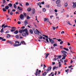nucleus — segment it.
Wrapping results in <instances>:
<instances>
[{"label": "nucleus", "instance_id": "f257e3e1", "mask_svg": "<svg viewBox=\"0 0 76 76\" xmlns=\"http://www.w3.org/2000/svg\"><path fill=\"white\" fill-rule=\"evenodd\" d=\"M41 72V70H38V69H37L36 72V73L35 74L36 76H37V75H39L40 74V73Z\"/></svg>", "mask_w": 76, "mask_h": 76}, {"label": "nucleus", "instance_id": "f03ea898", "mask_svg": "<svg viewBox=\"0 0 76 76\" xmlns=\"http://www.w3.org/2000/svg\"><path fill=\"white\" fill-rule=\"evenodd\" d=\"M61 3V1L60 0H57L56 1V4H57V7H59V5H60V3Z\"/></svg>", "mask_w": 76, "mask_h": 76}, {"label": "nucleus", "instance_id": "7ed1b4c3", "mask_svg": "<svg viewBox=\"0 0 76 76\" xmlns=\"http://www.w3.org/2000/svg\"><path fill=\"white\" fill-rule=\"evenodd\" d=\"M23 32H26V33L27 35H29V33H28V29L27 28H26L25 29H23Z\"/></svg>", "mask_w": 76, "mask_h": 76}, {"label": "nucleus", "instance_id": "20e7f679", "mask_svg": "<svg viewBox=\"0 0 76 76\" xmlns=\"http://www.w3.org/2000/svg\"><path fill=\"white\" fill-rule=\"evenodd\" d=\"M49 41L50 42H51V44H54V40H52L51 39L49 38Z\"/></svg>", "mask_w": 76, "mask_h": 76}, {"label": "nucleus", "instance_id": "39448f33", "mask_svg": "<svg viewBox=\"0 0 76 76\" xmlns=\"http://www.w3.org/2000/svg\"><path fill=\"white\" fill-rule=\"evenodd\" d=\"M39 31L37 29L36 31H34V34H37V35H39Z\"/></svg>", "mask_w": 76, "mask_h": 76}, {"label": "nucleus", "instance_id": "423d86ee", "mask_svg": "<svg viewBox=\"0 0 76 76\" xmlns=\"http://www.w3.org/2000/svg\"><path fill=\"white\" fill-rule=\"evenodd\" d=\"M20 17L21 19V20H23V19L24 16L23 14H21L20 15Z\"/></svg>", "mask_w": 76, "mask_h": 76}, {"label": "nucleus", "instance_id": "0eeeda50", "mask_svg": "<svg viewBox=\"0 0 76 76\" xmlns=\"http://www.w3.org/2000/svg\"><path fill=\"white\" fill-rule=\"evenodd\" d=\"M73 5L72 6V7L73 8H75L76 7V2H73Z\"/></svg>", "mask_w": 76, "mask_h": 76}, {"label": "nucleus", "instance_id": "6e6552de", "mask_svg": "<svg viewBox=\"0 0 76 76\" xmlns=\"http://www.w3.org/2000/svg\"><path fill=\"white\" fill-rule=\"evenodd\" d=\"M62 56L63 57L62 58V60H63H63H64V59H65V58H66V57H67V55L66 54L63 55H62Z\"/></svg>", "mask_w": 76, "mask_h": 76}, {"label": "nucleus", "instance_id": "1a4fd4ad", "mask_svg": "<svg viewBox=\"0 0 76 76\" xmlns=\"http://www.w3.org/2000/svg\"><path fill=\"white\" fill-rule=\"evenodd\" d=\"M8 26L7 25H5V24H3L2 25L1 28H6V27H7Z\"/></svg>", "mask_w": 76, "mask_h": 76}, {"label": "nucleus", "instance_id": "9d476101", "mask_svg": "<svg viewBox=\"0 0 76 76\" xmlns=\"http://www.w3.org/2000/svg\"><path fill=\"white\" fill-rule=\"evenodd\" d=\"M44 21L45 22L46 21H47L48 22H49V20L47 18H44Z\"/></svg>", "mask_w": 76, "mask_h": 76}, {"label": "nucleus", "instance_id": "9b49d317", "mask_svg": "<svg viewBox=\"0 0 76 76\" xmlns=\"http://www.w3.org/2000/svg\"><path fill=\"white\" fill-rule=\"evenodd\" d=\"M61 53L64 54V55L65 54H67V52L65 50H62L61 51Z\"/></svg>", "mask_w": 76, "mask_h": 76}, {"label": "nucleus", "instance_id": "f8f14e48", "mask_svg": "<svg viewBox=\"0 0 76 76\" xmlns=\"http://www.w3.org/2000/svg\"><path fill=\"white\" fill-rule=\"evenodd\" d=\"M69 49L70 50V51L71 52V53H75L72 51V47H69Z\"/></svg>", "mask_w": 76, "mask_h": 76}, {"label": "nucleus", "instance_id": "ddd939ff", "mask_svg": "<svg viewBox=\"0 0 76 76\" xmlns=\"http://www.w3.org/2000/svg\"><path fill=\"white\" fill-rule=\"evenodd\" d=\"M21 43L22 44H23V45H26V43H25V42L24 41H21Z\"/></svg>", "mask_w": 76, "mask_h": 76}, {"label": "nucleus", "instance_id": "4468645a", "mask_svg": "<svg viewBox=\"0 0 76 76\" xmlns=\"http://www.w3.org/2000/svg\"><path fill=\"white\" fill-rule=\"evenodd\" d=\"M18 32H19V31H18L17 30V31H15L14 32V33L15 34H18Z\"/></svg>", "mask_w": 76, "mask_h": 76}, {"label": "nucleus", "instance_id": "2eb2a0df", "mask_svg": "<svg viewBox=\"0 0 76 76\" xmlns=\"http://www.w3.org/2000/svg\"><path fill=\"white\" fill-rule=\"evenodd\" d=\"M24 23L25 24H26V25H27L28 24V20H25L24 21Z\"/></svg>", "mask_w": 76, "mask_h": 76}, {"label": "nucleus", "instance_id": "dca6fc26", "mask_svg": "<svg viewBox=\"0 0 76 76\" xmlns=\"http://www.w3.org/2000/svg\"><path fill=\"white\" fill-rule=\"evenodd\" d=\"M7 38H10V35L9 34H7Z\"/></svg>", "mask_w": 76, "mask_h": 76}, {"label": "nucleus", "instance_id": "f3484780", "mask_svg": "<svg viewBox=\"0 0 76 76\" xmlns=\"http://www.w3.org/2000/svg\"><path fill=\"white\" fill-rule=\"evenodd\" d=\"M22 35L23 36V37H26V33H22Z\"/></svg>", "mask_w": 76, "mask_h": 76}, {"label": "nucleus", "instance_id": "a211bd4d", "mask_svg": "<svg viewBox=\"0 0 76 76\" xmlns=\"http://www.w3.org/2000/svg\"><path fill=\"white\" fill-rule=\"evenodd\" d=\"M18 9H19L20 10H22V8L20 7H18Z\"/></svg>", "mask_w": 76, "mask_h": 76}, {"label": "nucleus", "instance_id": "6ab92c4d", "mask_svg": "<svg viewBox=\"0 0 76 76\" xmlns=\"http://www.w3.org/2000/svg\"><path fill=\"white\" fill-rule=\"evenodd\" d=\"M5 9H6V10H8L9 8V6H7L5 7Z\"/></svg>", "mask_w": 76, "mask_h": 76}, {"label": "nucleus", "instance_id": "aec40b11", "mask_svg": "<svg viewBox=\"0 0 76 76\" xmlns=\"http://www.w3.org/2000/svg\"><path fill=\"white\" fill-rule=\"evenodd\" d=\"M27 10L28 12H30V11H31V8L30 7L28 8L27 9Z\"/></svg>", "mask_w": 76, "mask_h": 76}, {"label": "nucleus", "instance_id": "412c9836", "mask_svg": "<svg viewBox=\"0 0 76 76\" xmlns=\"http://www.w3.org/2000/svg\"><path fill=\"white\" fill-rule=\"evenodd\" d=\"M37 4L38 6H39L41 5V2H39L37 3Z\"/></svg>", "mask_w": 76, "mask_h": 76}, {"label": "nucleus", "instance_id": "4be33fe9", "mask_svg": "<svg viewBox=\"0 0 76 76\" xmlns=\"http://www.w3.org/2000/svg\"><path fill=\"white\" fill-rule=\"evenodd\" d=\"M8 6H9L10 7H12V3H10L8 4Z\"/></svg>", "mask_w": 76, "mask_h": 76}, {"label": "nucleus", "instance_id": "5701e85b", "mask_svg": "<svg viewBox=\"0 0 76 76\" xmlns=\"http://www.w3.org/2000/svg\"><path fill=\"white\" fill-rule=\"evenodd\" d=\"M49 54H50L47 53L46 55V56H45V58H47V57H48V55H49Z\"/></svg>", "mask_w": 76, "mask_h": 76}, {"label": "nucleus", "instance_id": "b1692460", "mask_svg": "<svg viewBox=\"0 0 76 76\" xmlns=\"http://www.w3.org/2000/svg\"><path fill=\"white\" fill-rule=\"evenodd\" d=\"M19 32L20 33H22V32H23V30L20 29L19 30Z\"/></svg>", "mask_w": 76, "mask_h": 76}, {"label": "nucleus", "instance_id": "393cba45", "mask_svg": "<svg viewBox=\"0 0 76 76\" xmlns=\"http://www.w3.org/2000/svg\"><path fill=\"white\" fill-rule=\"evenodd\" d=\"M42 75L43 76H45L46 75H47V73H46V72H45L43 73Z\"/></svg>", "mask_w": 76, "mask_h": 76}, {"label": "nucleus", "instance_id": "a878e982", "mask_svg": "<svg viewBox=\"0 0 76 76\" xmlns=\"http://www.w3.org/2000/svg\"><path fill=\"white\" fill-rule=\"evenodd\" d=\"M14 7L15 9H16V8H17V6H16V4H14Z\"/></svg>", "mask_w": 76, "mask_h": 76}, {"label": "nucleus", "instance_id": "bb28decb", "mask_svg": "<svg viewBox=\"0 0 76 76\" xmlns=\"http://www.w3.org/2000/svg\"><path fill=\"white\" fill-rule=\"evenodd\" d=\"M13 46L14 47H18V46H19V45H18V44H15V45H13Z\"/></svg>", "mask_w": 76, "mask_h": 76}, {"label": "nucleus", "instance_id": "cd10ccee", "mask_svg": "<svg viewBox=\"0 0 76 76\" xmlns=\"http://www.w3.org/2000/svg\"><path fill=\"white\" fill-rule=\"evenodd\" d=\"M52 69V67H51V66H50L49 67H48V70H49V71L51 70V69Z\"/></svg>", "mask_w": 76, "mask_h": 76}, {"label": "nucleus", "instance_id": "c85d7f7f", "mask_svg": "<svg viewBox=\"0 0 76 76\" xmlns=\"http://www.w3.org/2000/svg\"><path fill=\"white\" fill-rule=\"evenodd\" d=\"M35 9H33V10L32 13H33V14H34V13H35Z\"/></svg>", "mask_w": 76, "mask_h": 76}, {"label": "nucleus", "instance_id": "c756f323", "mask_svg": "<svg viewBox=\"0 0 76 76\" xmlns=\"http://www.w3.org/2000/svg\"><path fill=\"white\" fill-rule=\"evenodd\" d=\"M15 37H16V38H17V39H18V38H19V36L18 35H17L15 36Z\"/></svg>", "mask_w": 76, "mask_h": 76}, {"label": "nucleus", "instance_id": "7c9ffc66", "mask_svg": "<svg viewBox=\"0 0 76 76\" xmlns=\"http://www.w3.org/2000/svg\"><path fill=\"white\" fill-rule=\"evenodd\" d=\"M46 7L47 8H50V5L48 4H47L46 5Z\"/></svg>", "mask_w": 76, "mask_h": 76}, {"label": "nucleus", "instance_id": "2f4dec72", "mask_svg": "<svg viewBox=\"0 0 76 76\" xmlns=\"http://www.w3.org/2000/svg\"><path fill=\"white\" fill-rule=\"evenodd\" d=\"M67 22V23H68V24H69V25H72V24H71L70 23V22L69 21H67L66 22Z\"/></svg>", "mask_w": 76, "mask_h": 76}, {"label": "nucleus", "instance_id": "473e14b6", "mask_svg": "<svg viewBox=\"0 0 76 76\" xmlns=\"http://www.w3.org/2000/svg\"><path fill=\"white\" fill-rule=\"evenodd\" d=\"M53 45L54 47H57V43L54 44Z\"/></svg>", "mask_w": 76, "mask_h": 76}, {"label": "nucleus", "instance_id": "72a5a7b5", "mask_svg": "<svg viewBox=\"0 0 76 76\" xmlns=\"http://www.w3.org/2000/svg\"><path fill=\"white\" fill-rule=\"evenodd\" d=\"M48 38H46V41H47V42H49V41H48Z\"/></svg>", "mask_w": 76, "mask_h": 76}, {"label": "nucleus", "instance_id": "f704fd0d", "mask_svg": "<svg viewBox=\"0 0 76 76\" xmlns=\"http://www.w3.org/2000/svg\"><path fill=\"white\" fill-rule=\"evenodd\" d=\"M0 32H1V33H2V32H3V28H2L1 31H0Z\"/></svg>", "mask_w": 76, "mask_h": 76}, {"label": "nucleus", "instance_id": "c9c22d12", "mask_svg": "<svg viewBox=\"0 0 76 76\" xmlns=\"http://www.w3.org/2000/svg\"><path fill=\"white\" fill-rule=\"evenodd\" d=\"M68 6V4L67 3H66L65 4V7H67Z\"/></svg>", "mask_w": 76, "mask_h": 76}, {"label": "nucleus", "instance_id": "e433bc0d", "mask_svg": "<svg viewBox=\"0 0 76 76\" xmlns=\"http://www.w3.org/2000/svg\"><path fill=\"white\" fill-rule=\"evenodd\" d=\"M30 32L31 34L33 33V31L31 29L30 30Z\"/></svg>", "mask_w": 76, "mask_h": 76}, {"label": "nucleus", "instance_id": "4c0bfd02", "mask_svg": "<svg viewBox=\"0 0 76 76\" xmlns=\"http://www.w3.org/2000/svg\"><path fill=\"white\" fill-rule=\"evenodd\" d=\"M57 69V66H54L53 68V70H55V69Z\"/></svg>", "mask_w": 76, "mask_h": 76}, {"label": "nucleus", "instance_id": "58836bf2", "mask_svg": "<svg viewBox=\"0 0 76 76\" xmlns=\"http://www.w3.org/2000/svg\"><path fill=\"white\" fill-rule=\"evenodd\" d=\"M64 50H66V51H69V49H67L66 48H64Z\"/></svg>", "mask_w": 76, "mask_h": 76}, {"label": "nucleus", "instance_id": "ea45409f", "mask_svg": "<svg viewBox=\"0 0 76 76\" xmlns=\"http://www.w3.org/2000/svg\"><path fill=\"white\" fill-rule=\"evenodd\" d=\"M43 12H45V11H46V10L45 9V8H43Z\"/></svg>", "mask_w": 76, "mask_h": 76}, {"label": "nucleus", "instance_id": "a19ab883", "mask_svg": "<svg viewBox=\"0 0 76 76\" xmlns=\"http://www.w3.org/2000/svg\"><path fill=\"white\" fill-rule=\"evenodd\" d=\"M3 12H6V9L4 8H3Z\"/></svg>", "mask_w": 76, "mask_h": 76}, {"label": "nucleus", "instance_id": "79ce46f5", "mask_svg": "<svg viewBox=\"0 0 76 76\" xmlns=\"http://www.w3.org/2000/svg\"><path fill=\"white\" fill-rule=\"evenodd\" d=\"M49 71H50V70L48 69H47L46 70V73H48V72H49Z\"/></svg>", "mask_w": 76, "mask_h": 76}, {"label": "nucleus", "instance_id": "37998d69", "mask_svg": "<svg viewBox=\"0 0 76 76\" xmlns=\"http://www.w3.org/2000/svg\"><path fill=\"white\" fill-rule=\"evenodd\" d=\"M8 42L9 43H10V44H11V45H12V41H8Z\"/></svg>", "mask_w": 76, "mask_h": 76}, {"label": "nucleus", "instance_id": "c03bdc74", "mask_svg": "<svg viewBox=\"0 0 76 76\" xmlns=\"http://www.w3.org/2000/svg\"><path fill=\"white\" fill-rule=\"evenodd\" d=\"M8 33H9V30H7L5 32V34H8Z\"/></svg>", "mask_w": 76, "mask_h": 76}, {"label": "nucleus", "instance_id": "a18cd8bd", "mask_svg": "<svg viewBox=\"0 0 76 76\" xmlns=\"http://www.w3.org/2000/svg\"><path fill=\"white\" fill-rule=\"evenodd\" d=\"M15 31H16V29H12L11 30V32H14Z\"/></svg>", "mask_w": 76, "mask_h": 76}, {"label": "nucleus", "instance_id": "49530a36", "mask_svg": "<svg viewBox=\"0 0 76 76\" xmlns=\"http://www.w3.org/2000/svg\"><path fill=\"white\" fill-rule=\"evenodd\" d=\"M43 38V37H39L38 38L39 39H42V38Z\"/></svg>", "mask_w": 76, "mask_h": 76}, {"label": "nucleus", "instance_id": "de8ad7c7", "mask_svg": "<svg viewBox=\"0 0 76 76\" xmlns=\"http://www.w3.org/2000/svg\"><path fill=\"white\" fill-rule=\"evenodd\" d=\"M63 44V41H61L60 43V44H61V45H62Z\"/></svg>", "mask_w": 76, "mask_h": 76}, {"label": "nucleus", "instance_id": "09e8293b", "mask_svg": "<svg viewBox=\"0 0 76 76\" xmlns=\"http://www.w3.org/2000/svg\"><path fill=\"white\" fill-rule=\"evenodd\" d=\"M15 44H16L17 43H18V44H19L20 43L19 42H18V41H15Z\"/></svg>", "mask_w": 76, "mask_h": 76}, {"label": "nucleus", "instance_id": "8fccbe9b", "mask_svg": "<svg viewBox=\"0 0 76 76\" xmlns=\"http://www.w3.org/2000/svg\"><path fill=\"white\" fill-rule=\"evenodd\" d=\"M42 35V36L45 37V38H48V36H46L45 35Z\"/></svg>", "mask_w": 76, "mask_h": 76}, {"label": "nucleus", "instance_id": "3c124183", "mask_svg": "<svg viewBox=\"0 0 76 76\" xmlns=\"http://www.w3.org/2000/svg\"><path fill=\"white\" fill-rule=\"evenodd\" d=\"M39 34H41V32H39V37H41V36Z\"/></svg>", "mask_w": 76, "mask_h": 76}, {"label": "nucleus", "instance_id": "603ef678", "mask_svg": "<svg viewBox=\"0 0 76 76\" xmlns=\"http://www.w3.org/2000/svg\"><path fill=\"white\" fill-rule=\"evenodd\" d=\"M23 15L25 16H26V14L25 12L23 13Z\"/></svg>", "mask_w": 76, "mask_h": 76}, {"label": "nucleus", "instance_id": "864d4df0", "mask_svg": "<svg viewBox=\"0 0 76 76\" xmlns=\"http://www.w3.org/2000/svg\"><path fill=\"white\" fill-rule=\"evenodd\" d=\"M26 6H29V3L27 2L26 3Z\"/></svg>", "mask_w": 76, "mask_h": 76}, {"label": "nucleus", "instance_id": "5fc2aeb1", "mask_svg": "<svg viewBox=\"0 0 76 76\" xmlns=\"http://www.w3.org/2000/svg\"><path fill=\"white\" fill-rule=\"evenodd\" d=\"M2 41H6V39H2Z\"/></svg>", "mask_w": 76, "mask_h": 76}, {"label": "nucleus", "instance_id": "6e6d98bb", "mask_svg": "<svg viewBox=\"0 0 76 76\" xmlns=\"http://www.w3.org/2000/svg\"><path fill=\"white\" fill-rule=\"evenodd\" d=\"M67 61H68L67 59H66V60H64V62H65V63H66V62H67Z\"/></svg>", "mask_w": 76, "mask_h": 76}, {"label": "nucleus", "instance_id": "4d7b16f0", "mask_svg": "<svg viewBox=\"0 0 76 76\" xmlns=\"http://www.w3.org/2000/svg\"><path fill=\"white\" fill-rule=\"evenodd\" d=\"M10 15H13V12H11L10 13Z\"/></svg>", "mask_w": 76, "mask_h": 76}, {"label": "nucleus", "instance_id": "13d9d810", "mask_svg": "<svg viewBox=\"0 0 76 76\" xmlns=\"http://www.w3.org/2000/svg\"><path fill=\"white\" fill-rule=\"evenodd\" d=\"M31 18L29 17V16H27V19H30Z\"/></svg>", "mask_w": 76, "mask_h": 76}, {"label": "nucleus", "instance_id": "bf43d9fd", "mask_svg": "<svg viewBox=\"0 0 76 76\" xmlns=\"http://www.w3.org/2000/svg\"><path fill=\"white\" fill-rule=\"evenodd\" d=\"M62 41V40L60 39H59L58 40V41H59V42H60V41Z\"/></svg>", "mask_w": 76, "mask_h": 76}, {"label": "nucleus", "instance_id": "052dcab7", "mask_svg": "<svg viewBox=\"0 0 76 76\" xmlns=\"http://www.w3.org/2000/svg\"><path fill=\"white\" fill-rule=\"evenodd\" d=\"M69 69H67L66 70H65V72L66 73H67V72H68V71H69Z\"/></svg>", "mask_w": 76, "mask_h": 76}, {"label": "nucleus", "instance_id": "680f3d73", "mask_svg": "<svg viewBox=\"0 0 76 76\" xmlns=\"http://www.w3.org/2000/svg\"><path fill=\"white\" fill-rule=\"evenodd\" d=\"M53 30H54L55 29H56V28L54 27H53Z\"/></svg>", "mask_w": 76, "mask_h": 76}, {"label": "nucleus", "instance_id": "e2e57ef3", "mask_svg": "<svg viewBox=\"0 0 76 76\" xmlns=\"http://www.w3.org/2000/svg\"><path fill=\"white\" fill-rule=\"evenodd\" d=\"M25 28V26H23L21 27V29H24Z\"/></svg>", "mask_w": 76, "mask_h": 76}, {"label": "nucleus", "instance_id": "0e129e2a", "mask_svg": "<svg viewBox=\"0 0 76 76\" xmlns=\"http://www.w3.org/2000/svg\"><path fill=\"white\" fill-rule=\"evenodd\" d=\"M16 27H12L11 28L12 29H16Z\"/></svg>", "mask_w": 76, "mask_h": 76}, {"label": "nucleus", "instance_id": "69168bd1", "mask_svg": "<svg viewBox=\"0 0 76 76\" xmlns=\"http://www.w3.org/2000/svg\"><path fill=\"white\" fill-rule=\"evenodd\" d=\"M64 31H62V32H61V34H64Z\"/></svg>", "mask_w": 76, "mask_h": 76}, {"label": "nucleus", "instance_id": "338daca9", "mask_svg": "<svg viewBox=\"0 0 76 76\" xmlns=\"http://www.w3.org/2000/svg\"><path fill=\"white\" fill-rule=\"evenodd\" d=\"M18 24H20V23H20V21H18Z\"/></svg>", "mask_w": 76, "mask_h": 76}, {"label": "nucleus", "instance_id": "774afa93", "mask_svg": "<svg viewBox=\"0 0 76 76\" xmlns=\"http://www.w3.org/2000/svg\"><path fill=\"white\" fill-rule=\"evenodd\" d=\"M41 3L42 4H44V2L43 1L41 2Z\"/></svg>", "mask_w": 76, "mask_h": 76}]
</instances>
